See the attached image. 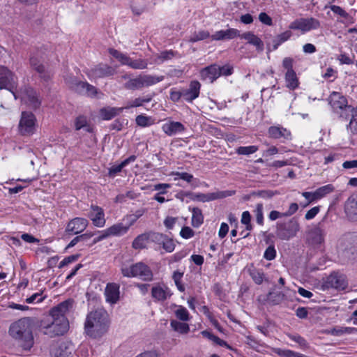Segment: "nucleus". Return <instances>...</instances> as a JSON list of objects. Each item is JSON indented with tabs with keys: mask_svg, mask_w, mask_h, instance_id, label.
I'll list each match as a JSON object with an SVG mask.
<instances>
[{
	"mask_svg": "<svg viewBox=\"0 0 357 357\" xmlns=\"http://www.w3.org/2000/svg\"><path fill=\"white\" fill-rule=\"evenodd\" d=\"M137 157L135 155H132L123 161H122L119 165H114L112 166L109 169V176H114L118 173L121 172L122 169L128 165L130 162H134L136 160Z\"/></svg>",
	"mask_w": 357,
	"mask_h": 357,
	"instance_id": "32",
	"label": "nucleus"
},
{
	"mask_svg": "<svg viewBox=\"0 0 357 357\" xmlns=\"http://www.w3.org/2000/svg\"><path fill=\"white\" fill-rule=\"evenodd\" d=\"M335 190L334 186L332 184H328L317 188L315 192V196L318 199L324 197L326 195L333 192Z\"/></svg>",
	"mask_w": 357,
	"mask_h": 357,
	"instance_id": "41",
	"label": "nucleus"
},
{
	"mask_svg": "<svg viewBox=\"0 0 357 357\" xmlns=\"http://www.w3.org/2000/svg\"><path fill=\"white\" fill-rule=\"evenodd\" d=\"M292 32L290 30L285 31L284 32L277 35L272 40V45L270 42L266 41V47L268 52L276 50L278 47L283 43L287 41L292 36Z\"/></svg>",
	"mask_w": 357,
	"mask_h": 357,
	"instance_id": "22",
	"label": "nucleus"
},
{
	"mask_svg": "<svg viewBox=\"0 0 357 357\" xmlns=\"http://www.w3.org/2000/svg\"><path fill=\"white\" fill-rule=\"evenodd\" d=\"M284 298V294L282 292H272L270 291L267 295V299L273 304L278 305L281 303Z\"/></svg>",
	"mask_w": 357,
	"mask_h": 357,
	"instance_id": "42",
	"label": "nucleus"
},
{
	"mask_svg": "<svg viewBox=\"0 0 357 357\" xmlns=\"http://www.w3.org/2000/svg\"><path fill=\"white\" fill-rule=\"evenodd\" d=\"M172 174L176 176L174 178V181H177L178 179H182L183 181H187L188 183H190L194 179L193 175L188 172H173Z\"/></svg>",
	"mask_w": 357,
	"mask_h": 357,
	"instance_id": "48",
	"label": "nucleus"
},
{
	"mask_svg": "<svg viewBox=\"0 0 357 357\" xmlns=\"http://www.w3.org/2000/svg\"><path fill=\"white\" fill-rule=\"evenodd\" d=\"M239 36L240 32L238 30L230 28L227 30H220L216 31L213 35H212L211 38L215 40H231Z\"/></svg>",
	"mask_w": 357,
	"mask_h": 357,
	"instance_id": "25",
	"label": "nucleus"
},
{
	"mask_svg": "<svg viewBox=\"0 0 357 357\" xmlns=\"http://www.w3.org/2000/svg\"><path fill=\"white\" fill-rule=\"evenodd\" d=\"M219 66L211 64L200 71V76L204 80H208L211 83L213 82L220 77L218 73Z\"/></svg>",
	"mask_w": 357,
	"mask_h": 357,
	"instance_id": "23",
	"label": "nucleus"
},
{
	"mask_svg": "<svg viewBox=\"0 0 357 357\" xmlns=\"http://www.w3.org/2000/svg\"><path fill=\"white\" fill-rule=\"evenodd\" d=\"M89 225V221L83 218H75L70 220L66 227L65 232L67 235L73 236L84 231Z\"/></svg>",
	"mask_w": 357,
	"mask_h": 357,
	"instance_id": "15",
	"label": "nucleus"
},
{
	"mask_svg": "<svg viewBox=\"0 0 357 357\" xmlns=\"http://www.w3.org/2000/svg\"><path fill=\"white\" fill-rule=\"evenodd\" d=\"M75 347L70 341L64 340L53 345L50 354L52 357H72Z\"/></svg>",
	"mask_w": 357,
	"mask_h": 357,
	"instance_id": "13",
	"label": "nucleus"
},
{
	"mask_svg": "<svg viewBox=\"0 0 357 357\" xmlns=\"http://www.w3.org/2000/svg\"><path fill=\"white\" fill-rule=\"evenodd\" d=\"M353 200V198H348L344 205V211L349 220L357 221V204Z\"/></svg>",
	"mask_w": 357,
	"mask_h": 357,
	"instance_id": "30",
	"label": "nucleus"
},
{
	"mask_svg": "<svg viewBox=\"0 0 357 357\" xmlns=\"http://www.w3.org/2000/svg\"><path fill=\"white\" fill-rule=\"evenodd\" d=\"M16 87L14 74L7 67L0 66V89H7L13 93Z\"/></svg>",
	"mask_w": 357,
	"mask_h": 357,
	"instance_id": "14",
	"label": "nucleus"
},
{
	"mask_svg": "<svg viewBox=\"0 0 357 357\" xmlns=\"http://www.w3.org/2000/svg\"><path fill=\"white\" fill-rule=\"evenodd\" d=\"M185 126L180 122L171 121L162 126V130L169 136L174 135L178 132L185 130Z\"/></svg>",
	"mask_w": 357,
	"mask_h": 357,
	"instance_id": "29",
	"label": "nucleus"
},
{
	"mask_svg": "<svg viewBox=\"0 0 357 357\" xmlns=\"http://www.w3.org/2000/svg\"><path fill=\"white\" fill-rule=\"evenodd\" d=\"M210 33L207 31H199L195 32L190 38L189 41L191 43H195L204 39L208 38Z\"/></svg>",
	"mask_w": 357,
	"mask_h": 357,
	"instance_id": "44",
	"label": "nucleus"
},
{
	"mask_svg": "<svg viewBox=\"0 0 357 357\" xmlns=\"http://www.w3.org/2000/svg\"><path fill=\"white\" fill-rule=\"evenodd\" d=\"M276 257V250L273 245H269L265 250L264 257L268 261L273 260Z\"/></svg>",
	"mask_w": 357,
	"mask_h": 357,
	"instance_id": "55",
	"label": "nucleus"
},
{
	"mask_svg": "<svg viewBox=\"0 0 357 357\" xmlns=\"http://www.w3.org/2000/svg\"><path fill=\"white\" fill-rule=\"evenodd\" d=\"M32 324L31 318L24 317L12 324L9 328L10 335L24 350H30L34 343Z\"/></svg>",
	"mask_w": 357,
	"mask_h": 357,
	"instance_id": "1",
	"label": "nucleus"
},
{
	"mask_svg": "<svg viewBox=\"0 0 357 357\" xmlns=\"http://www.w3.org/2000/svg\"><path fill=\"white\" fill-rule=\"evenodd\" d=\"M22 100L33 109L39 108L41 104L38 93L31 87L24 89Z\"/></svg>",
	"mask_w": 357,
	"mask_h": 357,
	"instance_id": "18",
	"label": "nucleus"
},
{
	"mask_svg": "<svg viewBox=\"0 0 357 357\" xmlns=\"http://www.w3.org/2000/svg\"><path fill=\"white\" fill-rule=\"evenodd\" d=\"M130 225L131 224L124 226L122 223H119L111 226L104 231H98L100 234L93 238L91 245H95L111 236H120L126 234Z\"/></svg>",
	"mask_w": 357,
	"mask_h": 357,
	"instance_id": "10",
	"label": "nucleus"
},
{
	"mask_svg": "<svg viewBox=\"0 0 357 357\" xmlns=\"http://www.w3.org/2000/svg\"><path fill=\"white\" fill-rule=\"evenodd\" d=\"M250 276L255 282L257 284H260L263 282L264 280V274L263 273L254 270L250 273Z\"/></svg>",
	"mask_w": 357,
	"mask_h": 357,
	"instance_id": "63",
	"label": "nucleus"
},
{
	"mask_svg": "<svg viewBox=\"0 0 357 357\" xmlns=\"http://www.w3.org/2000/svg\"><path fill=\"white\" fill-rule=\"evenodd\" d=\"M227 191L213 192V193H193L191 192H187L185 193V197H189L192 200L200 201L202 202L213 201L219 198L225 197L227 195H231Z\"/></svg>",
	"mask_w": 357,
	"mask_h": 357,
	"instance_id": "16",
	"label": "nucleus"
},
{
	"mask_svg": "<svg viewBox=\"0 0 357 357\" xmlns=\"http://www.w3.org/2000/svg\"><path fill=\"white\" fill-rule=\"evenodd\" d=\"M349 116H351V119L347 126V128L351 126L353 122H356L357 121V107L354 108L351 105L347 107V109L344 114L343 118L347 119Z\"/></svg>",
	"mask_w": 357,
	"mask_h": 357,
	"instance_id": "43",
	"label": "nucleus"
},
{
	"mask_svg": "<svg viewBox=\"0 0 357 357\" xmlns=\"http://www.w3.org/2000/svg\"><path fill=\"white\" fill-rule=\"evenodd\" d=\"M151 117L142 114L138 115L135 119L137 125L140 127H146L150 126L151 124Z\"/></svg>",
	"mask_w": 357,
	"mask_h": 357,
	"instance_id": "52",
	"label": "nucleus"
},
{
	"mask_svg": "<svg viewBox=\"0 0 357 357\" xmlns=\"http://www.w3.org/2000/svg\"><path fill=\"white\" fill-rule=\"evenodd\" d=\"M356 329L350 327L334 328L331 330V333L333 335L340 336L344 333H351Z\"/></svg>",
	"mask_w": 357,
	"mask_h": 357,
	"instance_id": "51",
	"label": "nucleus"
},
{
	"mask_svg": "<svg viewBox=\"0 0 357 357\" xmlns=\"http://www.w3.org/2000/svg\"><path fill=\"white\" fill-rule=\"evenodd\" d=\"M109 54L113 56L114 58L118 59L122 64L124 65L126 60L128 61V56L120 52L119 51L110 48L109 50Z\"/></svg>",
	"mask_w": 357,
	"mask_h": 357,
	"instance_id": "53",
	"label": "nucleus"
},
{
	"mask_svg": "<svg viewBox=\"0 0 357 357\" xmlns=\"http://www.w3.org/2000/svg\"><path fill=\"white\" fill-rule=\"evenodd\" d=\"M151 296L157 301H165L172 296L168 287H162L158 284L151 289Z\"/></svg>",
	"mask_w": 357,
	"mask_h": 357,
	"instance_id": "27",
	"label": "nucleus"
},
{
	"mask_svg": "<svg viewBox=\"0 0 357 357\" xmlns=\"http://www.w3.org/2000/svg\"><path fill=\"white\" fill-rule=\"evenodd\" d=\"M328 102L333 110L340 114V117H344V114L347 109V99L342 93L333 91L328 97Z\"/></svg>",
	"mask_w": 357,
	"mask_h": 357,
	"instance_id": "8",
	"label": "nucleus"
},
{
	"mask_svg": "<svg viewBox=\"0 0 357 357\" xmlns=\"http://www.w3.org/2000/svg\"><path fill=\"white\" fill-rule=\"evenodd\" d=\"M149 241L155 243L158 245H162L164 239H166V235L158 232L149 233Z\"/></svg>",
	"mask_w": 357,
	"mask_h": 357,
	"instance_id": "45",
	"label": "nucleus"
},
{
	"mask_svg": "<svg viewBox=\"0 0 357 357\" xmlns=\"http://www.w3.org/2000/svg\"><path fill=\"white\" fill-rule=\"evenodd\" d=\"M180 235L182 238L188 239L195 235V231L190 227L184 226L180 231Z\"/></svg>",
	"mask_w": 357,
	"mask_h": 357,
	"instance_id": "62",
	"label": "nucleus"
},
{
	"mask_svg": "<svg viewBox=\"0 0 357 357\" xmlns=\"http://www.w3.org/2000/svg\"><path fill=\"white\" fill-rule=\"evenodd\" d=\"M121 271L124 277H138L141 280L148 282L153 280V274L151 269L143 262H137L129 267H122Z\"/></svg>",
	"mask_w": 357,
	"mask_h": 357,
	"instance_id": "4",
	"label": "nucleus"
},
{
	"mask_svg": "<svg viewBox=\"0 0 357 357\" xmlns=\"http://www.w3.org/2000/svg\"><path fill=\"white\" fill-rule=\"evenodd\" d=\"M268 133L269 137L273 139H291V132L281 126H271L268 128Z\"/></svg>",
	"mask_w": 357,
	"mask_h": 357,
	"instance_id": "26",
	"label": "nucleus"
},
{
	"mask_svg": "<svg viewBox=\"0 0 357 357\" xmlns=\"http://www.w3.org/2000/svg\"><path fill=\"white\" fill-rule=\"evenodd\" d=\"M51 323L44 326V333L50 337L63 335L68 329V321L66 317H51Z\"/></svg>",
	"mask_w": 357,
	"mask_h": 357,
	"instance_id": "6",
	"label": "nucleus"
},
{
	"mask_svg": "<svg viewBox=\"0 0 357 357\" xmlns=\"http://www.w3.org/2000/svg\"><path fill=\"white\" fill-rule=\"evenodd\" d=\"M124 65H128L130 68L133 69H145L147 68L148 62L146 59H132L130 57L128 56V61L126 60Z\"/></svg>",
	"mask_w": 357,
	"mask_h": 357,
	"instance_id": "35",
	"label": "nucleus"
},
{
	"mask_svg": "<svg viewBox=\"0 0 357 357\" xmlns=\"http://www.w3.org/2000/svg\"><path fill=\"white\" fill-rule=\"evenodd\" d=\"M114 69L112 67L102 63L94 66L87 72V75L94 79L109 77L114 75Z\"/></svg>",
	"mask_w": 357,
	"mask_h": 357,
	"instance_id": "17",
	"label": "nucleus"
},
{
	"mask_svg": "<svg viewBox=\"0 0 357 357\" xmlns=\"http://www.w3.org/2000/svg\"><path fill=\"white\" fill-rule=\"evenodd\" d=\"M33 70L38 73L40 78L44 82H49L52 77V72L47 70L43 63L40 66H37Z\"/></svg>",
	"mask_w": 357,
	"mask_h": 357,
	"instance_id": "37",
	"label": "nucleus"
},
{
	"mask_svg": "<svg viewBox=\"0 0 357 357\" xmlns=\"http://www.w3.org/2000/svg\"><path fill=\"white\" fill-rule=\"evenodd\" d=\"M278 194L279 192L277 190H255L251 192V195H256V197H259L264 199H270L273 196Z\"/></svg>",
	"mask_w": 357,
	"mask_h": 357,
	"instance_id": "39",
	"label": "nucleus"
},
{
	"mask_svg": "<svg viewBox=\"0 0 357 357\" xmlns=\"http://www.w3.org/2000/svg\"><path fill=\"white\" fill-rule=\"evenodd\" d=\"M201 84L198 81L190 82L189 88L182 89V95L184 100L192 102L199 97Z\"/></svg>",
	"mask_w": 357,
	"mask_h": 357,
	"instance_id": "20",
	"label": "nucleus"
},
{
	"mask_svg": "<svg viewBox=\"0 0 357 357\" xmlns=\"http://www.w3.org/2000/svg\"><path fill=\"white\" fill-rule=\"evenodd\" d=\"M287 86L290 89H295L298 85V80L295 71L287 72L285 74Z\"/></svg>",
	"mask_w": 357,
	"mask_h": 357,
	"instance_id": "38",
	"label": "nucleus"
},
{
	"mask_svg": "<svg viewBox=\"0 0 357 357\" xmlns=\"http://www.w3.org/2000/svg\"><path fill=\"white\" fill-rule=\"evenodd\" d=\"M86 82H82L79 80L77 84L74 86L73 90L77 93L84 95L86 93V87L87 86Z\"/></svg>",
	"mask_w": 357,
	"mask_h": 357,
	"instance_id": "61",
	"label": "nucleus"
},
{
	"mask_svg": "<svg viewBox=\"0 0 357 357\" xmlns=\"http://www.w3.org/2000/svg\"><path fill=\"white\" fill-rule=\"evenodd\" d=\"M277 350V354L281 357H307L306 356L302 354L295 352L294 351L289 349L282 350L280 349H278Z\"/></svg>",
	"mask_w": 357,
	"mask_h": 357,
	"instance_id": "46",
	"label": "nucleus"
},
{
	"mask_svg": "<svg viewBox=\"0 0 357 357\" xmlns=\"http://www.w3.org/2000/svg\"><path fill=\"white\" fill-rule=\"evenodd\" d=\"M347 286L346 276L337 272L331 273L324 283V287L326 289L334 288L338 290H344Z\"/></svg>",
	"mask_w": 357,
	"mask_h": 357,
	"instance_id": "11",
	"label": "nucleus"
},
{
	"mask_svg": "<svg viewBox=\"0 0 357 357\" xmlns=\"http://www.w3.org/2000/svg\"><path fill=\"white\" fill-rule=\"evenodd\" d=\"M73 303L74 301L73 299H68L63 302H61L50 310V317L56 318H60V317H66V313L73 307Z\"/></svg>",
	"mask_w": 357,
	"mask_h": 357,
	"instance_id": "21",
	"label": "nucleus"
},
{
	"mask_svg": "<svg viewBox=\"0 0 357 357\" xmlns=\"http://www.w3.org/2000/svg\"><path fill=\"white\" fill-rule=\"evenodd\" d=\"M162 248L167 252H172L175 248V243L174 241L166 236V239H164L162 245Z\"/></svg>",
	"mask_w": 357,
	"mask_h": 357,
	"instance_id": "54",
	"label": "nucleus"
},
{
	"mask_svg": "<svg viewBox=\"0 0 357 357\" xmlns=\"http://www.w3.org/2000/svg\"><path fill=\"white\" fill-rule=\"evenodd\" d=\"M170 324L175 331L179 332L181 334H185L190 330V327L188 324L180 322L176 320H172Z\"/></svg>",
	"mask_w": 357,
	"mask_h": 357,
	"instance_id": "40",
	"label": "nucleus"
},
{
	"mask_svg": "<svg viewBox=\"0 0 357 357\" xmlns=\"http://www.w3.org/2000/svg\"><path fill=\"white\" fill-rule=\"evenodd\" d=\"M319 26V21L315 18L310 17L296 20L289 24V28L294 30H301L303 33H305L312 29H317Z\"/></svg>",
	"mask_w": 357,
	"mask_h": 357,
	"instance_id": "12",
	"label": "nucleus"
},
{
	"mask_svg": "<svg viewBox=\"0 0 357 357\" xmlns=\"http://www.w3.org/2000/svg\"><path fill=\"white\" fill-rule=\"evenodd\" d=\"M105 295L107 302L112 304L116 303L119 299V285L116 283L107 284Z\"/></svg>",
	"mask_w": 357,
	"mask_h": 357,
	"instance_id": "24",
	"label": "nucleus"
},
{
	"mask_svg": "<svg viewBox=\"0 0 357 357\" xmlns=\"http://www.w3.org/2000/svg\"><path fill=\"white\" fill-rule=\"evenodd\" d=\"M88 217L96 227H102L105 225L104 211L98 206L93 204L91 206V211Z\"/></svg>",
	"mask_w": 357,
	"mask_h": 357,
	"instance_id": "19",
	"label": "nucleus"
},
{
	"mask_svg": "<svg viewBox=\"0 0 357 357\" xmlns=\"http://www.w3.org/2000/svg\"><path fill=\"white\" fill-rule=\"evenodd\" d=\"M109 324V315L107 311L100 308L87 314L84 329L88 335L98 338L107 333Z\"/></svg>",
	"mask_w": 357,
	"mask_h": 357,
	"instance_id": "2",
	"label": "nucleus"
},
{
	"mask_svg": "<svg viewBox=\"0 0 357 357\" xmlns=\"http://www.w3.org/2000/svg\"><path fill=\"white\" fill-rule=\"evenodd\" d=\"M257 149L256 146H239L236 149V153L239 155H250L255 153Z\"/></svg>",
	"mask_w": 357,
	"mask_h": 357,
	"instance_id": "50",
	"label": "nucleus"
},
{
	"mask_svg": "<svg viewBox=\"0 0 357 357\" xmlns=\"http://www.w3.org/2000/svg\"><path fill=\"white\" fill-rule=\"evenodd\" d=\"M79 255H70L68 257H65L59 264V268H61L67 265H68L70 263H73L77 260L79 258Z\"/></svg>",
	"mask_w": 357,
	"mask_h": 357,
	"instance_id": "60",
	"label": "nucleus"
},
{
	"mask_svg": "<svg viewBox=\"0 0 357 357\" xmlns=\"http://www.w3.org/2000/svg\"><path fill=\"white\" fill-rule=\"evenodd\" d=\"M241 38L248 40V43L250 45L255 46L256 50L258 52H262L264 50V43L263 41L252 31H247L243 34H240Z\"/></svg>",
	"mask_w": 357,
	"mask_h": 357,
	"instance_id": "28",
	"label": "nucleus"
},
{
	"mask_svg": "<svg viewBox=\"0 0 357 357\" xmlns=\"http://www.w3.org/2000/svg\"><path fill=\"white\" fill-rule=\"evenodd\" d=\"M149 241V233H144L138 235L132 241V248L135 250L143 249L146 247L147 243Z\"/></svg>",
	"mask_w": 357,
	"mask_h": 357,
	"instance_id": "34",
	"label": "nucleus"
},
{
	"mask_svg": "<svg viewBox=\"0 0 357 357\" xmlns=\"http://www.w3.org/2000/svg\"><path fill=\"white\" fill-rule=\"evenodd\" d=\"M64 80L66 84L68 86L70 89L73 90L74 88V86L77 84V82L79 81L77 78L75 76H73L71 75H67L64 77Z\"/></svg>",
	"mask_w": 357,
	"mask_h": 357,
	"instance_id": "64",
	"label": "nucleus"
},
{
	"mask_svg": "<svg viewBox=\"0 0 357 357\" xmlns=\"http://www.w3.org/2000/svg\"><path fill=\"white\" fill-rule=\"evenodd\" d=\"M75 126L76 130H79L82 128L87 127V120L86 117L84 116H79L77 117Z\"/></svg>",
	"mask_w": 357,
	"mask_h": 357,
	"instance_id": "56",
	"label": "nucleus"
},
{
	"mask_svg": "<svg viewBox=\"0 0 357 357\" xmlns=\"http://www.w3.org/2000/svg\"><path fill=\"white\" fill-rule=\"evenodd\" d=\"M163 79L164 76L140 74L135 78L129 79L124 84V88L132 91L139 90L144 87H149L154 85Z\"/></svg>",
	"mask_w": 357,
	"mask_h": 357,
	"instance_id": "5",
	"label": "nucleus"
},
{
	"mask_svg": "<svg viewBox=\"0 0 357 357\" xmlns=\"http://www.w3.org/2000/svg\"><path fill=\"white\" fill-rule=\"evenodd\" d=\"M346 250L354 256H357V233H350L345 236Z\"/></svg>",
	"mask_w": 357,
	"mask_h": 357,
	"instance_id": "31",
	"label": "nucleus"
},
{
	"mask_svg": "<svg viewBox=\"0 0 357 357\" xmlns=\"http://www.w3.org/2000/svg\"><path fill=\"white\" fill-rule=\"evenodd\" d=\"M331 10L336 15L343 17L344 19H347L349 17V14L340 6L336 5H332L330 6Z\"/></svg>",
	"mask_w": 357,
	"mask_h": 357,
	"instance_id": "58",
	"label": "nucleus"
},
{
	"mask_svg": "<svg viewBox=\"0 0 357 357\" xmlns=\"http://www.w3.org/2000/svg\"><path fill=\"white\" fill-rule=\"evenodd\" d=\"M124 108H116V107H109V108H102L100 111V114L102 119L104 120H110L116 115H118L120 112L123 110Z\"/></svg>",
	"mask_w": 357,
	"mask_h": 357,
	"instance_id": "33",
	"label": "nucleus"
},
{
	"mask_svg": "<svg viewBox=\"0 0 357 357\" xmlns=\"http://www.w3.org/2000/svg\"><path fill=\"white\" fill-rule=\"evenodd\" d=\"M298 220L294 217L287 221L278 222L275 225V236L282 241H289L295 237L300 231Z\"/></svg>",
	"mask_w": 357,
	"mask_h": 357,
	"instance_id": "3",
	"label": "nucleus"
},
{
	"mask_svg": "<svg viewBox=\"0 0 357 357\" xmlns=\"http://www.w3.org/2000/svg\"><path fill=\"white\" fill-rule=\"evenodd\" d=\"M144 105L142 97L137 98L134 100H130L127 102V105L123 107L124 109H128L132 107H141Z\"/></svg>",
	"mask_w": 357,
	"mask_h": 357,
	"instance_id": "59",
	"label": "nucleus"
},
{
	"mask_svg": "<svg viewBox=\"0 0 357 357\" xmlns=\"http://www.w3.org/2000/svg\"><path fill=\"white\" fill-rule=\"evenodd\" d=\"M324 217L319 222L306 232L307 242L312 245H320L324 241L326 232L324 227Z\"/></svg>",
	"mask_w": 357,
	"mask_h": 357,
	"instance_id": "7",
	"label": "nucleus"
},
{
	"mask_svg": "<svg viewBox=\"0 0 357 357\" xmlns=\"http://www.w3.org/2000/svg\"><path fill=\"white\" fill-rule=\"evenodd\" d=\"M36 117L31 112H22L19 123L20 132L22 135H31L36 130Z\"/></svg>",
	"mask_w": 357,
	"mask_h": 357,
	"instance_id": "9",
	"label": "nucleus"
},
{
	"mask_svg": "<svg viewBox=\"0 0 357 357\" xmlns=\"http://www.w3.org/2000/svg\"><path fill=\"white\" fill-rule=\"evenodd\" d=\"M255 216H256V222L259 225H263L264 224V215H263V204L261 203H259L256 206V208L254 211Z\"/></svg>",
	"mask_w": 357,
	"mask_h": 357,
	"instance_id": "47",
	"label": "nucleus"
},
{
	"mask_svg": "<svg viewBox=\"0 0 357 357\" xmlns=\"http://www.w3.org/2000/svg\"><path fill=\"white\" fill-rule=\"evenodd\" d=\"M192 225L194 227H199L204 222V216L202 210L195 207L192 208Z\"/></svg>",
	"mask_w": 357,
	"mask_h": 357,
	"instance_id": "36",
	"label": "nucleus"
},
{
	"mask_svg": "<svg viewBox=\"0 0 357 357\" xmlns=\"http://www.w3.org/2000/svg\"><path fill=\"white\" fill-rule=\"evenodd\" d=\"M234 68L233 66L229 64H226L222 66H219L218 73H220V76H229L233 73Z\"/></svg>",
	"mask_w": 357,
	"mask_h": 357,
	"instance_id": "57",
	"label": "nucleus"
},
{
	"mask_svg": "<svg viewBox=\"0 0 357 357\" xmlns=\"http://www.w3.org/2000/svg\"><path fill=\"white\" fill-rule=\"evenodd\" d=\"M175 315L176 317L183 321L189 320V313L185 307L179 306L175 311Z\"/></svg>",
	"mask_w": 357,
	"mask_h": 357,
	"instance_id": "49",
	"label": "nucleus"
}]
</instances>
